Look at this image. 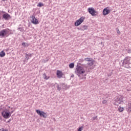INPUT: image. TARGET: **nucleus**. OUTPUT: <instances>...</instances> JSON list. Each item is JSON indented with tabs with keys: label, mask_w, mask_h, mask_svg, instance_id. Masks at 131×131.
I'll use <instances>...</instances> for the list:
<instances>
[{
	"label": "nucleus",
	"mask_w": 131,
	"mask_h": 131,
	"mask_svg": "<svg viewBox=\"0 0 131 131\" xmlns=\"http://www.w3.org/2000/svg\"><path fill=\"white\" fill-rule=\"evenodd\" d=\"M2 115L6 119H8L9 117H11V112H9L8 110H5L2 113Z\"/></svg>",
	"instance_id": "1"
},
{
	"label": "nucleus",
	"mask_w": 131,
	"mask_h": 131,
	"mask_svg": "<svg viewBox=\"0 0 131 131\" xmlns=\"http://www.w3.org/2000/svg\"><path fill=\"white\" fill-rule=\"evenodd\" d=\"M107 101L106 100H104L102 101V104H107Z\"/></svg>",
	"instance_id": "23"
},
{
	"label": "nucleus",
	"mask_w": 131,
	"mask_h": 131,
	"mask_svg": "<svg viewBox=\"0 0 131 131\" xmlns=\"http://www.w3.org/2000/svg\"><path fill=\"white\" fill-rule=\"evenodd\" d=\"M83 129V126L80 127L77 131H82Z\"/></svg>",
	"instance_id": "22"
},
{
	"label": "nucleus",
	"mask_w": 131,
	"mask_h": 131,
	"mask_svg": "<svg viewBox=\"0 0 131 131\" xmlns=\"http://www.w3.org/2000/svg\"><path fill=\"white\" fill-rule=\"evenodd\" d=\"M84 30H86V29H88V26H83Z\"/></svg>",
	"instance_id": "24"
},
{
	"label": "nucleus",
	"mask_w": 131,
	"mask_h": 131,
	"mask_svg": "<svg viewBox=\"0 0 131 131\" xmlns=\"http://www.w3.org/2000/svg\"><path fill=\"white\" fill-rule=\"evenodd\" d=\"M76 73L78 74H83V73H85V71L84 69L80 66H78L76 68Z\"/></svg>",
	"instance_id": "6"
},
{
	"label": "nucleus",
	"mask_w": 131,
	"mask_h": 131,
	"mask_svg": "<svg viewBox=\"0 0 131 131\" xmlns=\"http://www.w3.org/2000/svg\"><path fill=\"white\" fill-rule=\"evenodd\" d=\"M122 103H123V96H120L115 100V105L118 106V105H120Z\"/></svg>",
	"instance_id": "3"
},
{
	"label": "nucleus",
	"mask_w": 131,
	"mask_h": 131,
	"mask_svg": "<svg viewBox=\"0 0 131 131\" xmlns=\"http://www.w3.org/2000/svg\"><path fill=\"white\" fill-rule=\"evenodd\" d=\"M118 110L119 112H123V111H124V107L119 106Z\"/></svg>",
	"instance_id": "15"
},
{
	"label": "nucleus",
	"mask_w": 131,
	"mask_h": 131,
	"mask_svg": "<svg viewBox=\"0 0 131 131\" xmlns=\"http://www.w3.org/2000/svg\"><path fill=\"white\" fill-rule=\"evenodd\" d=\"M8 30H10V29H5L1 31L0 36H1V37H4V36H8V35H7V34H8Z\"/></svg>",
	"instance_id": "7"
},
{
	"label": "nucleus",
	"mask_w": 131,
	"mask_h": 131,
	"mask_svg": "<svg viewBox=\"0 0 131 131\" xmlns=\"http://www.w3.org/2000/svg\"><path fill=\"white\" fill-rule=\"evenodd\" d=\"M58 89H59V86H58Z\"/></svg>",
	"instance_id": "32"
},
{
	"label": "nucleus",
	"mask_w": 131,
	"mask_h": 131,
	"mask_svg": "<svg viewBox=\"0 0 131 131\" xmlns=\"http://www.w3.org/2000/svg\"><path fill=\"white\" fill-rule=\"evenodd\" d=\"M59 89H60V88H58V90H59Z\"/></svg>",
	"instance_id": "31"
},
{
	"label": "nucleus",
	"mask_w": 131,
	"mask_h": 131,
	"mask_svg": "<svg viewBox=\"0 0 131 131\" xmlns=\"http://www.w3.org/2000/svg\"><path fill=\"white\" fill-rule=\"evenodd\" d=\"M4 13H5V12L0 11V16H1V15H4Z\"/></svg>",
	"instance_id": "25"
},
{
	"label": "nucleus",
	"mask_w": 131,
	"mask_h": 131,
	"mask_svg": "<svg viewBox=\"0 0 131 131\" xmlns=\"http://www.w3.org/2000/svg\"><path fill=\"white\" fill-rule=\"evenodd\" d=\"M127 112L128 113H130L131 112V102L128 103V107L127 108Z\"/></svg>",
	"instance_id": "13"
},
{
	"label": "nucleus",
	"mask_w": 131,
	"mask_h": 131,
	"mask_svg": "<svg viewBox=\"0 0 131 131\" xmlns=\"http://www.w3.org/2000/svg\"><path fill=\"white\" fill-rule=\"evenodd\" d=\"M11 18V15H10V14H9L8 13H6V12H4V14L2 16L3 19L6 20H10Z\"/></svg>",
	"instance_id": "10"
},
{
	"label": "nucleus",
	"mask_w": 131,
	"mask_h": 131,
	"mask_svg": "<svg viewBox=\"0 0 131 131\" xmlns=\"http://www.w3.org/2000/svg\"><path fill=\"white\" fill-rule=\"evenodd\" d=\"M43 77L44 79H46V80H48V79L50 78V77L47 76V74L45 73L43 74Z\"/></svg>",
	"instance_id": "17"
},
{
	"label": "nucleus",
	"mask_w": 131,
	"mask_h": 131,
	"mask_svg": "<svg viewBox=\"0 0 131 131\" xmlns=\"http://www.w3.org/2000/svg\"><path fill=\"white\" fill-rule=\"evenodd\" d=\"M111 12V9H110V8L108 7H107L103 9L102 11V14L104 16H106L110 14Z\"/></svg>",
	"instance_id": "8"
},
{
	"label": "nucleus",
	"mask_w": 131,
	"mask_h": 131,
	"mask_svg": "<svg viewBox=\"0 0 131 131\" xmlns=\"http://www.w3.org/2000/svg\"><path fill=\"white\" fill-rule=\"evenodd\" d=\"M6 56V53L4 51H2L0 53V57H5Z\"/></svg>",
	"instance_id": "18"
},
{
	"label": "nucleus",
	"mask_w": 131,
	"mask_h": 131,
	"mask_svg": "<svg viewBox=\"0 0 131 131\" xmlns=\"http://www.w3.org/2000/svg\"><path fill=\"white\" fill-rule=\"evenodd\" d=\"M2 2H6V1H7V0H2Z\"/></svg>",
	"instance_id": "30"
},
{
	"label": "nucleus",
	"mask_w": 131,
	"mask_h": 131,
	"mask_svg": "<svg viewBox=\"0 0 131 131\" xmlns=\"http://www.w3.org/2000/svg\"><path fill=\"white\" fill-rule=\"evenodd\" d=\"M22 46H23V47H28V46H29V45H28V43H27L26 42H23Z\"/></svg>",
	"instance_id": "21"
},
{
	"label": "nucleus",
	"mask_w": 131,
	"mask_h": 131,
	"mask_svg": "<svg viewBox=\"0 0 131 131\" xmlns=\"http://www.w3.org/2000/svg\"><path fill=\"white\" fill-rule=\"evenodd\" d=\"M124 63H125L126 64H127V63L129 62V61H127V60H126V59H125V60H124Z\"/></svg>",
	"instance_id": "26"
},
{
	"label": "nucleus",
	"mask_w": 131,
	"mask_h": 131,
	"mask_svg": "<svg viewBox=\"0 0 131 131\" xmlns=\"http://www.w3.org/2000/svg\"><path fill=\"white\" fill-rule=\"evenodd\" d=\"M69 68L71 69L74 68V63H71L69 64Z\"/></svg>",
	"instance_id": "19"
},
{
	"label": "nucleus",
	"mask_w": 131,
	"mask_h": 131,
	"mask_svg": "<svg viewBox=\"0 0 131 131\" xmlns=\"http://www.w3.org/2000/svg\"><path fill=\"white\" fill-rule=\"evenodd\" d=\"M88 12L89 14L92 16H97L98 15V11H96L94 7H90L88 8Z\"/></svg>",
	"instance_id": "2"
},
{
	"label": "nucleus",
	"mask_w": 131,
	"mask_h": 131,
	"mask_svg": "<svg viewBox=\"0 0 131 131\" xmlns=\"http://www.w3.org/2000/svg\"><path fill=\"white\" fill-rule=\"evenodd\" d=\"M95 61L92 60L91 61H89L88 62L87 65H88L89 67H91L90 69H94L95 66H93L94 65Z\"/></svg>",
	"instance_id": "12"
},
{
	"label": "nucleus",
	"mask_w": 131,
	"mask_h": 131,
	"mask_svg": "<svg viewBox=\"0 0 131 131\" xmlns=\"http://www.w3.org/2000/svg\"><path fill=\"white\" fill-rule=\"evenodd\" d=\"M0 131H7V130H6L4 128H1V129H0Z\"/></svg>",
	"instance_id": "27"
},
{
	"label": "nucleus",
	"mask_w": 131,
	"mask_h": 131,
	"mask_svg": "<svg viewBox=\"0 0 131 131\" xmlns=\"http://www.w3.org/2000/svg\"><path fill=\"white\" fill-rule=\"evenodd\" d=\"M31 18V22L32 23V24H34L35 25H36L37 24H39V22H38V20L35 18V16L32 15L30 16Z\"/></svg>",
	"instance_id": "9"
},
{
	"label": "nucleus",
	"mask_w": 131,
	"mask_h": 131,
	"mask_svg": "<svg viewBox=\"0 0 131 131\" xmlns=\"http://www.w3.org/2000/svg\"><path fill=\"white\" fill-rule=\"evenodd\" d=\"M85 19V17L81 16L79 19L77 20L75 22V26H79L84 21Z\"/></svg>",
	"instance_id": "5"
},
{
	"label": "nucleus",
	"mask_w": 131,
	"mask_h": 131,
	"mask_svg": "<svg viewBox=\"0 0 131 131\" xmlns=\"http://www.w3.org/2000/svg\"><path fill=\"white\" fill-rule=\"evenodd\" d=\"M37 6V7H39L40 8H41V7H43V6H45V5H43V4H42L41 3H39Z\"/></svg>",
	"instance_id": "20"
},
{
	"label": "nucleus",
	"mask_w": 131,
	"mask_h": 131,
	"mask_svg": "<svg viewBox=\"0 0 131 131\" xmlns=\"http://www.w3.org/2000/svg\"><path fill=\"white\" fill-rule=\"evenodd\" d=\"M84 60L85 61H86L87 62H91V61H93V60H94L93 59V58H89V57H87V58H85V59H84Z\"/></svg>",
	"instance_id": "16"
},
{
	"label": "nucleus",
	"mask_w": 131,
	"mask_h": 131,
	"mask_svg": "<svg viewBox=\"0 0 131 131\" xmlns=\"http://www.w3.org/2000/svg\"><path fill=\"white\" fill-rule=\"evenodd\" d=\"M56 75L58 78H62V77L63 75H64V74H63L62 71H61L60 70H57V72H56Z\"/></svg>",
	"instance_id": "11"
},
{
	"label": "nucleus",
	"mask_w": 131,
	"mask_h": 131,
	"mask_svg": "<svg viewBox=\"0 0 131 131\" xmlns=\"http://www.w3.org/2000/svg\"><path fill=\"white\" fill-rule=\"evenodd\" d=\"M117 33H118V34H120V31H119V30H118Z\"/></svg>",
	"instance_id": "29"
},
{
	"label": "nucleus",
	"mask_w": 131,
	"mask_h": 131,
	"mask_svg": "<svg viewBox=\"0 0 131 131\" xmlns=\"http://www.w3.org/2000/svg\"><path fill=\"white\" fill-rule=\"evenodd\" d=\"M32 57V54H26L25 57L27 59V60H29L30 58H31Z\"/></svg>",
	"instance_id": "14"
},
{
	"label": "nucleus",
	"mask_w": 131,
	"mask_h": 131,
	"mask_svg": "<svg viewBox=\"0 0 131 131\" xmlns=\"http://www.w3.org/2000/svg\"><path fill=\"white\" fill-rule=\"evenodd\" d=\"M127 52H128L129 54H130V53H131V50H128L127 51Z\"/></svg>",
	"instance_id": "28"
},
{
	"label": "nucleus",
	"mask_w": 131,
	"mask_h": 131,
	"mask_svg": "<svg viewBox=\"0 0 131 131\" xmlns=\"http://www.w3.org/2000/svg\"><path fill=\"white\" fill-rule=\"evenodd\" d=\"M36 113L38 115H39L40 117H43V118H47L48 117V115H47V113H45V112L40 111V110H36Z\"/></svg>",
	"instance_id": "4"
}]
</instances>
